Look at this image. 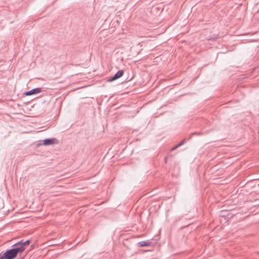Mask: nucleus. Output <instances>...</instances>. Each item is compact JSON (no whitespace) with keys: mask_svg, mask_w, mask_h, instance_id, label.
I'll use <instances>...</instances> for the list:
<instances>
[{"mask_svg":"<svg viewBox=\"0 0 259 259\" xmlns=\"http://www.w3.org/2000/svg\"><path fill=\"white\" fill-rule=\"evenodd\" d=\"M23 251L22 247L14 246V248L7 250L3 255L5 259H14L17 254L21 253Z\"/></svg>","mask_w":259,"mask_h":259,"instance_id":"obj_1","label":"nucleus"},{"mask_svg":"<svg viewBox=\"0 0 259 259\" xmlns=\"http://www.w3.org/2000/svg\"><path fill=\"white\" fill-rule=\"evenodd\" d=\"M124 71L122 70H120L117 71V72L111 78L108 79V81L109 82H112L120 77H121L123 74Z\"/></svg>","mask_w":259,"mask_h":259,"instance_id":"obj_2","label":"nucleus"},{"mask_svg":"<svg viewBox=\"0 0 259 259\" xmlns=\"http://www.w3.org/2000/svg\"><path fill=\"white\" fill-rule=\"evenodd\" d=\"M30 241L29 240H26V241L23 242V241H20L19 242L16 243L13 246H16L17 247H22L23 249V251L24 250L25 247L28 245L30 243Z\"/></svg>","mask_w":259,"mask_h":259,"instance_id":"obj_3","label":"nucleus"},{"mask_svg":"<svg viewBox=\"0 0 259 259\" xmlns=\"http://www.w3.org/2000/svg\"><path fill=\"white\" fill-rule=\"evenodd\" d=\"M41 92V89L40 88H35V89H32L28 92H25L24 93V95L25 96H30V95H35V94H39Z\"/></svg>","mask_w":259,"mask_h":259,"instance_id":"obj_4","label":"nucleus"},{"mask_svg":"<svg viewBox=\"0 0 259 259\" xmlns=\"http://www.w3.org/2000/svg\"><path fill=\"white\" fill-rule=\"evenodd\" d=\"M55 141L56 139H46L44 140L43 144L46 146L52 145L55 143Z\"/></svg>","mask_w":259,"mask_h":259,"instance_id":"obj_5","label":"nucleus"},{"mask_svg":"<svg viewBox=\"0 0 259 259\" xmlns=\"http://www.w3.org/2000/svg\"><path fill=\"white\" fill-rule=\"evenodd\" d=\"M150 242L149 241H141L138 243V245L140 247H145L149 245Z\"/></svg>","mask_w":259,"mask_h":259,"instance_id":"obj_6","label":"nucleus"},{"mask_svg":"<svg viewBox=\"0 0 259 259\" xmlns=\"http://www.w3.org/2000/svg\"><path fill=\"white\" fill-rule=\"evenodd\" d=\"M185 139L183 140L179 144H178V146L180 147L182 145H183L185 143Z\"/></svg>","mask_w":259,"mask_h":259,"instance_id":"obj_7","label":"nucleus"},{"mask_svg":"<svg viewBox=\"0 0 259 259\" xmlns=\"http://www.w3.org/2000/svg\"><path fill=\"white\" fill-rule=\"evenodd\" d=\"M198 134H199V133H196V132H195V133H192V134H191V135H190V136H189V139H191V137H192V136H193V135H198Z\"/></svg>","mask_w":259,"mask_h":259,"instance_id":"obj_8","label":"nucleus"},{"mask_svg":"<svg viewBox=\"0 0 259 259\" xmlns=\"http://www.w3.org/2000/svg\"><path fill=\"white\" fill-rule=\"evenodd\" d=\"M178 147H179L178 146V145H177L176 146H175L174 147H173V148L171 149V150L174 151V150H175L177 149Z\"/></svg>","mask_w":259,"mask_h":259,"instance_id":"obj_9","label":"nucleus"},{"mask_svg":"<svg viewBox=\"0 0 259 259\" xmlns=\"http://www.w3.org/2000/svg\"><path fill=\"white\" fill-rule=\"evenodd\" d=\"M166 160H167V158H165V162H166Z\"/></svg>","mask_w":259,"mask_h":259,"instance_id":"obj_10","label":"nucleus"}]
</instances>
